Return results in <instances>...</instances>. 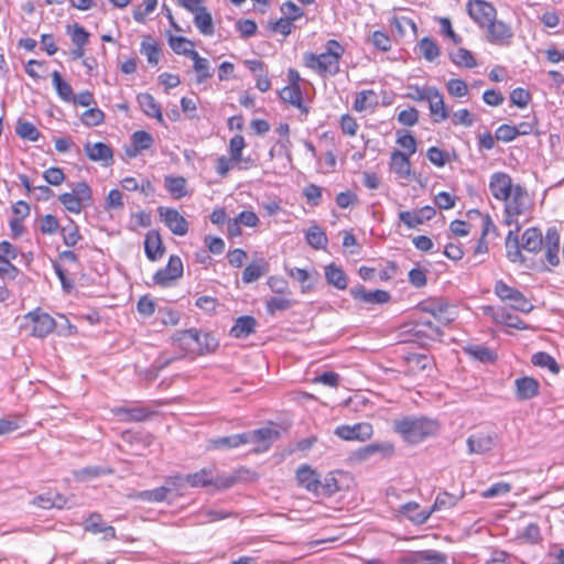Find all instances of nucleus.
<instances>
[{"instance_id": "obj_1", "label": "nucleus", "mask_w": 564, "mask_h": 564, "mask_svg": "<svg viewBox=\"0 0 564 564\" xmlns=\"http://www.w3.org/2000/svg\"><path fill=\"white\" fill-rule=\"evenodd\" d=\"M343 45L336 40H329L326 43V51L322 54L305 53L304 64L306 67L322 76H334L339 72V61L344 55Z\"/></svg>"}, {"instance_id": "obj_2", "label": "nucleus", "mask_w": 564, "mask_h": 564, "mask_svg": "<svg viewBox=\"0 0 564 564\" xmlns=\"http://www.w3.org/2000/svg\"><path fill=\"white\" fill-rule=\"evenodd\" d=\"M437 424L435 421L420 416H406L394 421V430L405 442L417 444L425 437L436 433Z\"/></svg>"}, {"instance_id": "obj_3", "label": "nucleus", "mask_w": 564, "mask_h": 564, "mask_svg": "<svg viewBox=\"0 0 564 564\" xmlns=\"http://www.w3.org/2000/svg\"><path fill=\"white\" fill-rule=\"evenodd\" d=\"M182 481H177L180 489L185 485H189L193 488L214 485L217 489H227L236 484L238 477L236 475L216 476L212 468H203L194 474L182 477Z\"/></svg>"}, {"instance_id": "obj_4", "label": "nucleus", "mask_w": 564, "mask_h": 564, "mask_svg": "<svg viewBox=\"0 0 564 564\" xmlns=\"http://www.w3.org/2000/svg\"><path fill=\"white\" fill-rule=\"evenodd\" d=\"M180 340L187 348L198 355L214 352L218 348V340L209 333L196 328L185 329L181 333Z\"/></svg>"}, {"instance_id": "obj_5", "label": "nucleus", "mask_w": 564, "mask_h": 564, "mask_svg": "<svg viewBox=\"0 0 564 564\" xmlns=\"http://www.w3.org/2000/svg\"><path fill=\"white\" fill-rule=\"evenodd\" d=\"M55 326L56 323L50 314L35 310L23 316L20 328L30 330L34 337L44 338L55 329Z\"/></svg>"}, {"instance_id": "obj_6", "label": "nucleus", "mask_w": 564, "mask_h": 564, "mask_svg": "<svg viewBox=\"0 0 564 564\" xmlns=\"http://www.w3.org/2000/svg\"><path fill=\"white\" fill-rule=\"evenodd\" d=\"M495 294L503 302H509L510 306L522 313H530L533 304L519 290L509 286L503 281H497L495 284Z\"/></svg>"}, {"instance_id": "obj_7", "label": "nucleus", "mask_w": 564, "mask_h": 564, "mask_svg": "<svg viewBox=\"0 0 564 564\" xmlns=\"http://www.w3.org/2000/svg\"><path fill=\"white\" fill-rule=\"evenodd\" d=\"M486 39L489 43L500 46H509L513 39V30L510 24L497 17L489 22L485 29Z\"/></svg>"}, {"instance_id": "obj_8", "label": "nucleus", "mask_w": 564, "mask_h": 564, "mask_svg": "<svg viewBox=\"0 0 564 564\" xmlns=\"http://www.w3.org/2000/svg\"><path fill=\"white\" fill-rule=\"evenodd\" d=\"M467 12L480 29H485L497 17V10L494 4L485 0H469Z\"/></svg>"}, {"instance_id": "obj_9", "label": "nucleus", "mask_w": 564, "mask_h": 564, "mask_svg": "<svg viewBox=\"0 0 564 564\" xmlns=\"http://www.w3.org/2000/svg\"><path fill=\"white\" fill-rule=\"evenodd\" d=\"M463 496L464 495H460L458 497L447 491L440 492L430 510L417 512L416 516L410 517V520L416 524H423L431 517L432 512L447 510L455 507Z\"/></svg>"}, {"instance_id": "obj_10", "label": "nucleus", "mask_w": 564, "mask_h": 564, "mask_svg": "<svg viewBox=\"0 0 564 564\" xmlns=\"http://www.w3.org/2000/svg\"><path fill=\"white\" fill-rule=\"evenodd\" d=\"M159 215L165 226L176 236H185L188 231V221L174 208L159 207Z\"/></svg>"}, {"instance_id": "obj_11", "label": "nucleus", "mask_w": 564, "mask_h": 564, "mask_svg": "<svg viewBox=\"0 0 564 564\" xmlns=\"http://www.w3.org/2000/svg\"><path fill=\"white\" fill-rule=\"evenodd\" d=\"M183 274V263L182 260L177 256H171L167 262V265L164 269L159 270L154 276L153 281L155 284L161 286H166L171 284L173 281L181 278Z\"/></svg>"}, {"instance_id": "obj_12", "label": "nucleus", "mask_w": 564, "mask_h": 564, "mask_svg": "<svg viewBox=\"0 0 564 564\" xmlns=\"http://www.w3.org/2000/svg\"><path fill=\"white\" fill-rule=\"evenodd\" d=\"M516 185L507 173H494L489 181V191L491 195L499 200H505L512 194Z\"/></svg>"}, {"instance_id": "obj_13", "label": "nucleus", "mask_w": 564, "mask_h": 564, "mask_svg": "<svg viewBox=\"0 0 564 564\" xmlns=\"http://www.w3.org/2000/svg\"><path fill=\"white\" fill-rule=\"evenodd\" d=\"M182 476L169 478L164 486L152 490H143L138 494V498L148 502H162L166 500L167 495L173 490H180L177 481H182Z\"/></svg>"}, {"instance_id": "obj_14", "label": "nucleus", "mask_w": 564, "mask_h": 564, "mask_svg": "<svg viewBox=\"0 0 564 564\" xmlns=\"http://www.w3.org/2000/svg\"><path fill=\"white\" fill-rule=\"evenodd\" d=\"M335 434L345 441H366L372 435V426L369 423L340 425L336 427Z\"/></svg>"}, {"instance_id": "obj_15", "label": "nucleus", "mask_w": 564, "mask_h": 564, "mask_svg": "<svg viewBox=\"0 0 564 564\" xmlns=\"http://www.w3.org/2000/svg\"><path fill=\"white\" fill-rule=\"evenodd\" d=\"M436 212L434 207L424 206L419 210H404L400 212L399 218L408 228H416L425 221L432 219Z\"/></svg>"}, {"instance_id": "obj_16", "label": "nucleus", "mask_w": 564, "mask_h": 564, "mask_svg": "<svg viewBox=\"0 0 564 564\" xmlns=\"http://www.w3.org/2000/svg\"><path fill=\"white\" fill-rule=\"evenodd\" d=\"M350 295L366 304H383L389 302L390 294L383 290L367 291L362 285L350 289Z\"/></svg>"}, {"instance_id": "obj_17", "label": "nucleus", "mask_w": 564, "mask_h": 564, "mask_svg": "<svg viewBox=\"0 0 564 564\" xmlns=\"http://www.w3.org/2000/svg\"><path fill=\"white\" fill-rule=\"evenodd\" d=\"M394 446L390 443L368 444L352 453V458L359 462H365L375 455L381 457H389L393 454Z\"/></svg>"}, {"instance_id": "obj_18", "label": "nucleus", "mask_w": 564, "mask_h": 564, "mask_svg": "<svg viewBox=\"0 0 564 564\" xmlns=\"http://www.w3.org/2000/svg\"><path fill=\"white\" fill-rule=\"evenodd\" d=\"M516 397L519 401L533 399L539 394L540 383L532 377H521L514 380Z\"/></svg>"}, {"instance_id": "obj_19", "label": "nucleus", "mask_w": 564, "mask_h": 564, "mask_svg": "<svg viewBox=\"0 0 564 564\" xmlns=\"http://www.w3.org/2000/svg\"><path fill=\"white\" fill-rule=\"evenodd\" d=\"M86 155L94 162H102L105 166L112 163V151L110 147L102 142H87L84 147Z\"/></svg>"}, {"instance_id": "obj_20", "label": "nucleus", "mask_w": 564, "mask_h": 564, "mask_svg": "<svg viewBox=\"0 0 564 564\" xmlns=\"http://www.w3.org/2000/svg\"><path fill=\"white\" fill-rule=\"evenodd\" d=\"M85 531L91 532L94 534L104 533V540H112L116 539L115 528L111 525H107L100 514L91 513L84 522Z\"/></svg>"}, {"instance_id": "obj_21", "label": "nucleus", "mask_w": 564, "mask_h": 564, "mask_svg": "<svg viewBox=\"0 0 564 564\" xmlns=\"http://www.w3.org/2000/svg\"><path fill=\"white\" fill-rule=\"evenodd\" d=\"M545 248V258L551 265H556L560 262V235L555 228H550L546 231L543 245Z\"/></svg>"}, {"instance_id": "obj_22", "label": "nucleus", "mask_w": 564, "mask_h": 564, "mask_svg": "<svg viewBox=\"0 0 564 564\" xmlns=\"http://www.w3.org/2000/svg\"><path fill=\"white\" fill-rule=\"evenodd\" d=\"M525 191L520 185H516L510 197L503 200L506 203V214L511 216H519L523 214L525 209Z\"/></svg>"}, {"instance_id": "obj_23", "label": "nucleus", "mask_w": 564, "mask_h": 564, "mask_svg": "<svg viewBox=\"0 0 564 564\" xmlns=\"http://www.w3.org/2000/svg\"><path fill=\"white\" fill-rule=\"evenodd\" d=\"M296 479L300 486L319 496L318 475L308 465H302L297 468Z\"/></svg>"}, {"instance_id": "obj_24", "label": "nucleus", "mask_w": 564, "mask_h": 564, "mask_svg": "<svg viewBox=\"0 0 564 564\" xmlns=\"http://www.w3.org/2000/svg\"><path fill=\"white\" fill-rule=\"evenodd\" d=\"M495 446V440L489 434H473L467 438V447L469 454H485Z\"/></svg>"}, {"instance_id": "obj_25", "label": "nucleus", "mask_w": 564, "mask_h": 564, "mask_svg": "<svg viewBox=\"0 0 564 564\" xmlns=\"http://www.w3.org/2000/svg\"><path fill=\"white\" fill-rule=\"evenodd\" d=\"M430 111L434 116V121L440 122L448 118L443 96L436 87H430V96L427 99Z\"/></svg>"}, {"instance_id": "obj_26", "label": "nucleus", "mask_w": 564, "mask_h": 564, "mask_svg": "<svg viewBox=\"0 0 564 564\" xmlns=\"http://www.w3.org/2000/svg\"><path fill=\"white\" fill-rule=\"evenodd\" d=\"M112 413L124 422H142L151 415V411L144 406H117L112 409Z\"/></svg>"}, {"instance_id": "obj_27", "label": "nucleus", "mask_w": 564, "mask_h": 564, "mask_svg": "<svg viewBox=\"0 0 564 564\" xmlns=\"http://www.w3.org/2000/svg\"><path fill=\"white\" fill-rule=\"evenodd\" d=\"M144 250L147 257L151 261H156L160 258H162L164 253V247L161 240V237L159 232L156 231H149L145 237L144 241Z\"/></svg>"}, {"instance_id": "obj_28", "label": "nucleus", "mask_w": 564, "mask_h": 564, "mask_svg": "<svg viewBox=\"0 0 564 564\" xmlns=\"http://www.w3.org/2000/svg\"><path fill=\"white\" fill-rule=\"evenodd\" d=\"M390 167L398 176L408 178L411 174L409 154L398 150L393 151L391 154Z\"/></svg>"}, {"instance_id": "obj_29", "label": "nucleus", "mask_w": 564, "mask_h": 564, "mask_svg": "<svg viewBox=\"0 0 564 564\" xmlns=\"http://www.w3.org/2000/svg\"><path fill=\"white\" fill-rule=\"evenodd\" d=\"M379 105V98L375 90H361L356 95L354 109L358 112L372 110Z\"/></svg>"}, {"instance_id": "obj_30", "label": "nucleus", "mask_w": 564, "mask_h": 564, "mask_svg": "<svg viewBox=\"0 0 564 564\" xmlns=\"http://www.w3.org/2000/svg\"><path fill=\"white\" fill-rule=\"evenodd\" d=\"M257 321L252 316H240L236 319L230 329V336L235 338H246L256 329Z\"/></svg>"}, {"instance_id": "obj_31", "label": "nucleus", "mask_w": 564, "mask_h": 564, "mask_svg": "<svg viewBox=\"0 0 564 564\" xmlns=\"http://www.w3.org/2000/svg\"><path fill=\"white\" fill-rule=\"evenodd\" d=\"M269 271V264L265 260L260 259L248 264L242 272V281L246 284L252 283L259 280L262 275Z\"/></svg>"}, {"instance_id": "obj_32", "label": "nucleus", "mask_w": 564, "mask_h": 564, "mask_svg": "<svg viewBox=\"0 0 564 564\" xmlns=\"http://www.w3.org/2000/svg\"><path fill=\"white\" fill-rule=\"evenodd\" d=\"M189 58L193 61V69L196 73L197 84H202L213 76V69L207 58L202 57L197 52L193 53Z\"/></svg>"}, {"instance_id": "obj_33", "label": "nucleus", "mask_w": 564, "mask_h": 564, "mask_svg": "<svg viewBox=\"0 0 564 564\" xmlns=\"http://www.w3.org/2000/svg\"><path fill=\"white\" fill-rule=\"evenodd\" d=\"M544 239L536 228H528L521 238V248L529 252H538L541 250Z\"/></svg>"}, {"instance_id": "obj_34", "label": "nucleus", "mask_w": 564, "mask_h": 564, "mask_svg": "<svg viewBox=\"0 0 564 564\" xmlns=\"http://www.w3.org/2000/svg\"><path fill=\"white\" fill-rule=\"evenodd\" d=\"M138 102L142 109V111L149 116L158 119L160 122H163V116L161 111V107L156 104L154 97L148 93L139 94Z\"/></svg>"}, {"instance_id": "obj_35", "label": "nucleus", "mask_w": 564, "mask_h": 564, "mask_svg": "<svg viewBox=\"0 0 564 564\" xmlns=\"http://www.w3.org/2000/svg\"><path fill=\"white\" fill-rule=\"evenodd\" d=\"M280 98L307 113V107L303 104L302 90L300 87L286 86L280 91Z\"/></svg>"}, {"instance_id": "obj_36", "label": "nucleus", "mask_w": 564, "mask_h": 564, "mask_svg": "<svg viewBox=\"0 0 564 564\" xmlns=\"http://www.w3.org/2000/svg\"><path fill=\"white\" fill-rule=\"evenodd\" d=\"M248 443H267L264 448L269 446V443L279 437V432L270 427H262L252 432L245 433Z\"/></svg>"}, {"instance_id": "obj_37", "label": "nucleus", "mask_w": 564, "mask_h": 564, "mask_svg": "<svg viewBox=\"0 0 564 564\" xmlns=\"http://www.w3.org/2000/svg\"><path fill=\"white\" fill-rule=\"evenodd\" d=\"M194 23L203 35L210 36L214 34L213 18L206 7L194 14Z\"/></svg>"}, {"instance_id": "obj_38", "label": "nucleus", "mask_w": 564, "mask_h": 564, "mask_svg": "<svg viewBox=\"0 0 564 564\" xmlns=\"http://www.w3.org/2000/svg\"><path fill=\"white\" fill-rule=\"evenodd\" d=\"M325 278L327 282L339 290L347 288V276L345 272L334 263L325 268Z\"/></svg>"}, {"instance_id": "obj_39", "label": "nucleus", "mask_w": 564, "mask_h": 564, "mask_svg": "<svg viewBox=\"0 0 564 564\" xmlns=\"http://www.w3.org/2000/svg\"><path fill=\"white\" fill-rule=\"evenodd\" d=\"M247 438L248 437L245 435V433L216 437L210 440V446L213 448H235L247 444Z\"/></svg>"}, {"instance_id": "obj_40", "label": "nucleus", "mask_w": 564, "mask_h": 564, "mask_svg": "<svg viewBox=\"0 0 564 564\" xmlns=\"http://www.w3.org/2000/svg\"><path fill=\"white\" fill-rule=\"evenodd\" d=\"M169 44L174 53L184 56H192L196 51L194 50V42L183 36L170 35Z\"/></svg>"}, {"instance_id": "obj_41", "label": "nucleus", "mask_w": 564, "mask_h": 564, "mask_svg": "<svg viewBox=\"0 0 564 564\" xmlns=\"http://www.w3.org/2000/svg\"><path fill=\"white\" fill-rule=\"evenodd\" d=\"M306 241L312 248L318 250L326 248L328 239L319 226L313 225L306 231Z\"/></svg>"}, {"instance_id": "obj_42", "label": "nucleus", "mask_w": 564, "mask_h": 564, "mask_svg": "<svg viewBox=\"0 0 564 564\" xmlns=\"http://www.w3.org/2000/svg\"><path fill=\"white\" fill-rule=\"evenodd\" d=\"M164 184L169 193L175 199H180L187 195L186 181L184 177L165 176Z\"/></svg>"}, {"instance_id": "obj_43", "label": "nucleus", "mask_w": 564, "mask_h": 564, "mask_svg": "<svg viewBox=\"0 0 564 564\" xmlns=\"http://www.w3.org/2000/svg\"><path fill=\"white\" fill-rule=\"evenodd\" d=\"M52 82L58 97L64 101L70 102L74 96L73 88L67 82H65L62 78L61 74L57 70H54L52 73Z\"/></svg>"}, {"instance_id": "obj_44", "label": "nucleus", "mask_w": 564, "mask_h": 564, "mask_svg": "<svg viewBox=\"0 0 564 564\" xmlns=\"http://www.w3.org/2000/svg\"><path fill=\"white\" fill-rule=\"evenodd\" d=\"M416 564H448V556L435 550L417 551Z\"/></svg>"}, {"instance_id": "obj_45", "label": "nucleus", "mask_w": 564, "mask_h": 564, "mask_svg": "<svg viewBox=\"0 0 564 564\" xmlns=\"http://www.w3.org/2000/svg\"><path fill=\"white\" fill-rule=\"evenodd\" d=\"M417 46L420 53L427 62H434L441 54L437 43L430 37H423L417 43Z\"/></svg>"}, {"instance_id": "obj_46", "label": "nucleus", "mask_w": 564, "mask_h": 564, "mask_svg": "<svg viewBox=\"0 0 564 564\" xmlns=\"http://www.w3.org/2000/svg\"><path fill=\"white\" fill-rule=\"evenodd\" d=\"M141 53L147 56L148 63L158 65L160 59V48L158 43L151 37L145 36L141 43Z\"/></svg>"}, {"instance_id": "obj_47", "label": "nucleus", "mask_w": 564, "mask_h": 564, "mask_svg": "<svg viewBox=\"0 0 564 564\" xmlns=\"http://www.w3.org/2000/svg\"><path fill=\"white\" fill-rule=\"evenodd\" d=\"M464 350L475 359L485 364L494 362L496 359V355L482 345H468Z\"/></svg>"}, {"instance_id": "obj_48", "label": "nucleus", "mask_w": 564, "mask_h": 564, "mask_svg": "<svg viewBox=\"0 0 564 564\" xmlns=\"http://www.w3.org/2000/svg\"><path fill=\"white\" fill-rule=\"evenodd\" d=\"M495 319L498 323L505 324L509 327L516 328V329H525L527 325L525 323L520 319L518 316H514L507 312L505 308L498 310L494 314Z\"/></svg>"}, {"instance_id": "obj_49", "label": "nucleus", "mask_w": 564, "mask_h": 564, "mask_svg": "<svg viewBox=\"0 0 564 564\" xmlns=\"http://www.w3.org/2000/svg\"><path fill=\"white\" fill-rule=\"evenodd\" d=\"M451 59L458 66H464L467 68H474L477 66L476 58L471 52L463 47L458 48L455 53H452Z\"/></svg>"}, {"instance_id": "obj_50", "label": "nucleus", "mask_w": 564, "mask_h": 564, "mask_svg": "<svg viewBox=\"0 0 564 564\" xmlns=\"http://www.w3.org/2000/svg\"><path fill=\"white\" fill-rule=\"evenodd\" d=\"M531 361L534 366L547 368L553 373H557L560 371L557 362L547 352L540 351L534 354L531 358Z\"/></svg>"}, {"instance_id": "obj_51", "label": "nucleus", "mask_w": 564, "mask_h": 564, "mask_svg": "<svg viewBox=\"0 0 564 564\" xmlns=\"http://www.w3.org/2000/svg\"><path fill=\"white\" fill-rule=\"evenodd\" d=\"M61 204L73 214H80L83 208L87 205L72 193H63L58 196Z\"/></svg>"}, {"instance_id": "obj_52", "label": "nucleus", "mask_w": 564, "mask_h": 564, "mask_svg": "<svg viewBox=\"0 0 564 564\" xmlns=\"http://www.w3.org/2000/svg\"><path fill=\"white\" fill-rule=\"evenodd\" d=\"M15 133L29 141H36L40 137V132L33 123L21 120L17 123Z\"/></svg>"}, {"instance_id": "obj_53", "label": "nucleus", "mask_w": 564, "mask_h": 564, "mask_svg": "<svg viewBox=\"0 0 564 564\" xmlns=\"http://www.w3.org/2000/svg\"><path fill=\"white\" fill-rule=\"evenodd\" d=\"M519 539L529 544H538L542 541L541 530L536 523H529L520 533Z\"/></svg>"}, {"instance_id": "obj_54", "label": "nucleus", "mask_w": 564, "mask_h": 564, "mask_svg": "<svg viewBox=\"0 0 564 564\" xmlns=\"http://www.w3.org/2000/svg\"><path fill=\"white\" fill-rule=\"evenodd\" d=\"M67 33L70 35L72 42L75 46H85L88 42L89 33L77 23L73 26H68Z\"/></svg>"}, {"instance_id": "obj_55", "label": "nucleus", "mask_w": 564, "mask_h": 564, "mask_svg": "<svg viewBox=\"0 0 564 564\" xmlns=\"http://www.w3.org/2000/svg\"><path fill=\"white\" fill-rule=\"evenodd\" d=\"M63 241L67 247H74L82 238L78 227L72 223L69 226H65L61 229Z\"/></svg>"}, {"instance_id": "obj_56", "label": "nucleus", "mask_w": 564, "mask_h": 564, "mask_svg": "<svg viewBox=\"0 0 564 564\" xmlns=\"http://www.w3.org/2000/svg\"><path fill=\"white\" fill-rule=\"evenodd\" d=\"M230 516L231 514L226 511L215 510V509H205V510H200L198 512V518H199L200 523H210V522L224 520Z\"/></svg>"}, {"instance_id": "obj_57", "label": "nucleus", "mask_w": 564, "mask_h": 564, "mask_svg": "<svg viewBox=\"0 0 564 564\" xmlns=\"http://www.w3.org/2000/svg\"><path fill=\"white\" fill-rule=\"evenodd\" d=\"M520 134V129L516 126L502 124L496 130V138L499 141L511 142Z\"/></svg>"}, {"instance_id": "obj_58", "label": "nucleus", "mask_w": 564, "mask_h": 564, "mask_svg": "<svg viewBox=\"0 0 564 564\" xmlns=\"http://www.w3.org/2000/svg\"><path fill=\"white\" fill-rule=\"evenodd\" d=\"M424 310L440 322L448 323L452 321V317L447 314L448 305L446 304H431L425 306Z\"/></svg>"}, {"instance_id": "obj_59", "label": "nucleus", "mask_w": 564, "mask_h": 564, "mask_svg": "<svg viewBox=\"0 0 564 564\" xmlns=\"http://www.w3.org/2000/svg\"><path fill=\"white\" fill-rule=\"evenodd\" d=\"M104 112L98 108H90L82 115V121L88 127L100 124L104 121Z\"/></svg>"}, {"instance_id": "obj_60", "label": "nucleus", "mask_w": 564, "mask_h": 564, "mask_svg": "<svg viewBox=\"0 0 564 564\" xmlns=\"http://www.w3.org/2000/svg\"><path fill=\"white\" fill-rule=\"evenodd\" d=\"M59 228L58 219L53 215H45L40 218V230L44 235H53Z\"/></svg>"}, {"instance_id": "obj_61", "label": "nucleus", "mask_w": 564, "mask_h": 564, "mask_svg": "<svg viewBox=\"0 0 564 564\" xmlns=\"http://www.w3.org/2000/svg\"><path fill=\"white\" fill-rule=\"evenodd\" d=\"M292 306V301L285 297H271L267 301V311L269 314H274L276 311H285Z\"/></svg>"}, {"instance_id": "obj_62", "label": "nucleus", "mask_w": 564, "mask_h": 564, "mask_svg": "<svg viewBox=\"0 0 564 564\" xmlns=\"http://www.w3.org/2000/svg\"><path fill=\"white\" fill-rule=\"evenodd\" d=\"M531 95L528 90L518 87L513 89L510 94V100L513 105L518 106L519 108H524L530 102Z\"/></svg>"}, {"instance_id": "obj_63", "label": "nucleus", "mask_w": 564, "mask_h": 564, "mask_svg": "<svg viewBox=\"0 0 564 564\" xmlns=\"http://www.w3.org/2000/svg\"><path fill=\"white\" fill-rule=\"evenodd\" d=\"M370 41L376 48H378L382 52H388L391 48L390 37L381 31H375L371 34Z\"/></svg>"}, {"instance_id": "obj_64", "label": "nucleus", "mask_w": 564, "mask_h": 564, "mask_svg": "<svg viewBox=\"0 0 564 564\" xmlns=\"http://www.w3.org/2000/svg\"><path fill=\"white\" fill-rule=\"evenodd\" d=\"M398 121L406 127H412L419 121V111L411 107L399 112Z\"/></svg>"}]
</instances>
